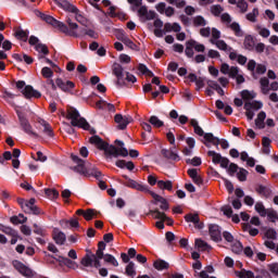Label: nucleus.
<instances>
[{
  "mask_svg": "<svg viewBox=\"0 0 278 278\" xmlns=\"http://www.w3.org/2000/svg\"><path fill=\"white\" fill-rule=\"evenodd\" d=\"M17 90H22V94L25 97V99H40L42 97V93L40 91L34 89L31 85H25V80H18L15 84Z\"/></svg>",
  "mask_w": 278,
  "mask_h": 278,
  "instance_id": "nucleus-5",
  "label": "nucleus"
},
{
  "mask_svg": "<svg viewBox=\"0 0 278 278\" xmlns=\"http://www.w3.org/2000/svg\"><path fill=\"white\" fill-rule=\"evenodd\" d=\"M238 170H240V167L238 166V164H236V163L229 164L228 174L230 175V177H233V175H236V173H238Z\"/></svg>",
  "mask_w": 278,
  "mask_h": 278,
  "instance_id": "nucleus-56",
  "label": "nucleus"
},
{
  "mask_svg": "<svg viewBox=\"0 0 278 278\" xmlns=\"http://www.w3.org/2000/svg\"><path fill=\"white\" fill-rule=\"evenodd\" d=\"M41 74L43 77H46V79H51V77H53V71L51 67H43L41 70Z\"/></svg>",
  "mask_w": 278,
  "mask_h": 278,
  "instance_id": "nucleus-63",
  "label": "nucleus"
},
{
  "mask_svg": "<svg viewBox=\"0 0 278 278\" xmlns=\"http://www.w3.org/2000/svg\"><path fill=\"white\" fill-rule=\"evenodd\" d=\"M72 170L83 177H94V179H101V170L97 169V166L90 162H86L75 154H71Z\"/></svg>",
  "mask_w": 278,
  "mask_h": 278,
  "instance_id": "nucleus-2",
  "label": "nucleus"
},
{
  "mask_svg": "<svg viewBox=\"0 0 278 278\" xmlns=\"http://www.w3.org/2000/svg\"><path fill=\"white\" fill-rule=\"evenodd\" d=\"M0 231L5 233L7 236H11V238H15V236H18V231H16L12 227L5 226L3 224H0Z\"/></svg>",
  "mask_w": 278,
  "mask_h": 278,
  "instance_id": "nucleus-33",
  "label": "nucleus"
},
{
  "mask_svg": "<svg viewBox=\"0 0 278 278\" xmlns=\"http://www.w3.org/2000/svg\"><path fill=\"white\" fill-rule=\"evenodd\" d=\"M123 65L115 63L113 64V74L117 77L116 86L123 88L125 86V74H124Z\"/></svg>",
  "mask_w": 278,
  "mask_h": 278,
  "instance_id": "nucleus-12",
  "label": "nucleus"
},
{
  "mask_svg": "<svg viewBox=\"0 0 278 278\" xmlns=\"http://www.w3.org/2000/svg\"><path fill=\"white\" fill-rule=\"evenodd\" d=\"M55 84L60 90L63 92H70L71 91V80L64 81L62 78H58L55 80Z\"/></svg>",
  "mask_w": 278,
  "mask_h": 278,
  "instance_id": "nucleus-29",
  "label": "nucleus"
},
{
  "mask_svg": "<svg viewBox=\"0 0 278 278\" xmlns=\"http://www.w3.org/2000/svg\"><path fill=\"white\" fill-rule=\"evenodd\" d=\"M229 27L233 31L235 36H237V38L244 37V30L240 27L238 22H232Z\"/></svg>",
  "mask_w": 278,
  "mask_h": 278,
  "instance_id": "nucleus-31",
  "label": "nucleus"
},
{
  "mask_svg": "<svg viewBox=\"0 0 278 278\" xmlns=\"http://www.w3.org/2000/svg\"><path fill=\"white\" fill-rule=\"evenodd\" d=\"M161 153L163 155V157H165L166 160H173L174 162H179V154H177V152L173 151V150H166V149H162Z\"/></svg>",
  "mask_w": 278,
  "mask_h": 278,
  "instance_id": "nucleus-24",
  "label": "nucleus"
},
{
  "mask_svg": "<svg viewBox=\"0 0 278 278\" xmlns=\"http://www.w3.org/2000/svg\"><path fill=\"white\" fill-rule=\"evenodd\" d=\"M90 144H94L100 151H104L106 160H112V157H127L129 155V150L127 148L118 149L116 146L110 144L101 139V137L93 135L89 139Z\"/></svg>",
  "mask_w": 278,
  "mask_h": 278,
  "instance_id": "nucleus-1",
  "label": "nucleus"
},
{
  "mask_svg": "<svg viewBox=\"0 0 278 278\" xmlns=\"http://www.w3.org/2000/svg\"><path fill=\"white\" fill-rule=\"evenodd\" d=\"M45 194L48 199H58V197H60V192H58V190L55 189H45Z\"/></svg>",
  "mask_w": 278,
  "mask_h": 278,
  "instance_id": "nucleus-52",
  "label": "nucleus"
},
{
  "mask_svg": "<svg viewBox=\"0 0 278 278\" xmlns=\"http://www.w3.org/2000/svg\"><path fill=\"white\" fill-rule=\"evenodd\" d=\"M257 16H260V10L257 8H254L252 12L247 14V20L251 23H256Z\"/></svg>",
  "mask_w": 278,
  "mask_h": 278,
  "instance_id": "nucleus-46",
  "label": "nucleus"
},
{
  "mask_svg": "<svg viewBox=\"0 0 278 278\" xmlns=\"http://www.w3.org/2000/svg\"><path fill=\"white\" fill-rule=\"evenodd\" d=\"M223 12H225V9L220 4H213L211 7V14H213V16H220Z\"/></svg>",
  "mask_w": 278,
  "mask_h": 278,
  "instance_id": "nucleus-47",
  "label": "nucleus"
},
{
  "mask_svg": "<svg viewBox=\"0 0 278 278\" xmlns=\"http://www.w3.org/2000/svg\"><path fill=\"white\" fill-rule=\"evenodd\" d=\"M194 39L186 41L185 54L187 58H194Z\"/></svg>",
  "mask_w": 278,
  "mask_h": 278,
  "instance_id": "nucleus-30",
  "label": "nucleus"
},
{
  "mask_svg": "<svg viewBox=\"0 0 278 278\" xmlns=\"http://www.w3.org/2000/svg\"><path fill=\"white\" fill-rule=\"evenodd\" d=\"M238 73H240V68L238 66H231L228 76L230 79H236Z\"/></svg>",
  "mask_w": 278,
  "mask_h": 278,
  "instance_id": "nucleus-64",
  "label": "nucleus"
},
{
  "mask_svg": "<svg viewBox=\"0 0 278 278\" xmlns=\"http://www.w3.org/2000/svg\"><path fill=\"white\" fill-rule=\"evenodd\" d=\"M149 123H150V125H152L156 129H160L161 127H164V122H162V119H160V117H157L155 115H152L149 118Z\"/></svg>",
  "mask_w": 278,
  "mask_h": 278,
  "instance_id": "nucleus-41",
  "label": "nucleus"
},
{
  "mask_svg": "<svg viewBox=\"0 0 278 278\" xmlns=\"http://www.w3.org/2000/svg\"><path fill=\"white\" fill-rule=\"evenodd\" d=\"M13 268L20 273V275H23V277L31 278L34 277V270L29 268L27 265L23 264V262L15 260L12 262Z\"/></svg>",
  "mask_w": 278,
  "mask_h": 278,
  "instance_id": "nucleus-10",
  "label": "nucleus"
},
{
  "mask_svg": "<svg viewBox=\"0 0 278 278\" xmlns=\"http://www.w3.org/2000/svg\"><path fill=\"white\" fill-rule=\"evenodd\" d=\"M15 36L17 40H23V42H27V38H29V30H23L22 28H18L15 31Z\"/></svg>",
  "mask_w": 278,
  "mask_h": 278,
  "instance_id": "nucleus-39",
  "label": "nucleus"
},
{
  "mask_svg": "<svg viewBox=\"0 0 278 278\" xmlns=\"http://www.w3.org/2000/svg\"><path fill=\"white\" fill-rule=\"evenodd\" d=\"M104 262L112 264L113 266H118V261H116V257H114L112 254H105Z\"/></svg>",
  "mask_w": 278,
  "mask_h": 278,
  "instance_id": "nucleus-55",
  "label": "nucleus"
},
{
  "mask_svg": "<svg viewBox=\"0 0 278 278\" xmlns=\"http://www.w3.org/2000/svg\"><path fill=\"white\" fill-rule=\"evenodd\" d=\"M186 162L187 164H191V166H201L202 164L201 157L199 156H194L193 159H188Z\"/></svg>",
  "mask_w": 278,
  "mask_h": 278,
  "instance_id": "nucleus-62",
  "label": "nucleus"
},
{
  "mask_svg": "<svg viewBox=\"0 0 278 278\" xmlns=\"http://www.w3.org/2000/svg\"><path fill=\"white\" fill-rule=\"evenodd\" d=\"M243 49H245V51H255V37L252 35H245L243 40Z\"/></svg>",
  "mask_w": 278,
  "mask_h": 278,
  "instance_id": "nucleus-22",
  "label": "nucleus"
},
{
  "mask_svg": "<svg viewBox=\"0 0 278 278\" xmlns=\"http://www.w3.org/2000/svg\"><path fill=\"white\" fill-rule=\"evenodd\" d=\"M264 108V104L260 101H253V102H245L243 110H262Z\"/></svg>",
  "mask_w": 278,
  "mask_h": 278,
  "instance_id": "nucleus-34",
  "label": "nucleus"
},
{
  "mask_svg": "<svg viewBox=\"0 0 278 278\" xmlns=\"http://www.w3.org/2000/svg\"><path fill=\"white\" fill-rule=\"evenodd\" d=\"M94 254L92 251L87 250L86 255L81 258L80 264L85 266V268H92L93 263H94Z\"/></svg>",
  "mask_w": 278,
  "mask_h": 278,
  "instance_id": "nucleus-20",
  "label": "nucleus"
},
{
  "mask_svg": "<svg viewBox=\"0 0 278 278\" xmlns=\"http://www.w3.org/2000/svg\"><path fill=\"white\" fill-rule=\"evenodd\" d=\"M46 257H52L53 260H56V262H59L60 266H66V268H71V260L67 257H64L62 255H56L53 256L51 254H47V252H45Z\"/></svg>",
  "mask_w": 278,
  "mask_h": 278,
  "instance_id": "nucleus-23",
  "label": "nucleus"
},
{
  "mask_svg": "<svg viewBox=\"0 0 278 278\" xmlns=\"http://www.w3.org/2000/svg\"><path fill=\"white\" fill-rule=\"evenodd\" d=\"M237 8L241 10L242 14L249 10V3L245 2V0H238Z\"/></svg>",
  "mask_w": 278,
  "mask_h": 278,
  "instance_id": "nucleus-59",
  "label": "nucleus"
},
{
  "mask_svg": "<svg viewBox=\"0 0 278 278\" xmlns=\"http://www.w3.org/2000/svg\"><path fill=\"white\" fill-rule=\"evenodd\" d=\"M193 25L194 27H205L207 25V21L202 15H197L193 17Z\"/></svg>",
  "mask_w": 278,
  "mask_h": 278,
  "instance_id": "nucleus-45",
  "label": "nucleus"
},
{
  "mask_svg": "<svg viewBox=\"0 0 278 278\" xmlns=\"http://www.w3.org/2000/svg\"><path fill=\"white\" fill-rule=\"evenodd\" d=\"M166 138H167L169 144H173V146H174V147H173V150H174V151L177 150V144H175V134H173V131L169 130V131L166 134Z\"/></svg>",
  "mask_w": 278,
  "mask_h": 278,
  "instance_id": "nucleus-60",
  "label": "nucleus"
},
{
  "mask_svg": "<svg viewBox=\"0 0 278 278\" xmlns=\"http://www.w3.org/2000/svg\"><path fill=\"white\" fill-rule=\"evenodd\" d=\"M247 177H249V170H247L244 167H240L239 172H237V178L240 181H247Z\"/></svg>",
  "mask_w": 278,
  "mask_h": 278,
  "instance_id": "nucleus-50",
  "label": "nucleus"
},
{
  "mask_svg": "<svg viewBox=\"0 0 278 278\" xmlns=\"http://www.w3.org/2000/svg\"><path fill=\"white\" fill-rule=\"evenodd\" d=\"M207 156L212 157L213 164H220V161L223 160V155L213 150L207 151Z\"/></svg>",
  "mask_w": 278,
  "mask_h": 278,
  "instance_id": "nucleus-36",
  "label": "nucleus"
},
{
  "mask_svg": "<svg viewBox=\"0 0 278 278\" xmlns=\"http://www.w3.org/2000/svg\"><path fill=\"white\" fill-rule=\"evenodd\" d=\"M125 274L127 277H136V264L134 262H129L128 266H126Z\"/></svg>",
  "mask_w": 278,
  "mask_h": 278,
  "instance_id": "nucleus-43",
  "label": "nucleus"
},
{
  "mask_svg": "<svg viewBox=\"0 0 278 278\" xmlns=\"http://www.w3.org/2000/svg\"><path fill=\"white\" fill-rule=\"evenodd\" d=\"M123 177L126 179L125 186L128 188H134L135 190H139V192H151L149 187L138 184L136 180L129 178V176L124 175Z\"/></svg>",
  "mask_w": 278,
  "mask_h": 278,
  "instance_id": "nucleus-13",
  "label": "nucleus"
},
{
  "mask_svg": "<svg viewBox=\"0 0 278 278\" xmlns=\"http://www.w3.org/2000/svg\"><path fill=\"white\" fill-rule=\"evenodd\" d=\"M16 115L23 132L27 134L28 136H33V138H39V135L34 131V127L29 123V119H27V116H25V113L22 111H16Z\"/></svg>",
  "mask_w": 278,
  "mask_h": 278,
  "instance_id": "nucleus-7",
  "label": "nucleus"
},
{
  "mask_svg": "<svg viewBox=\"0 0 278 278\" xmlns=\"http://www.w3.org/2000/svg\"><path fill=\"white\" fill-rule=\"evenodd\" d=\"M231 251L236 255H241L242 251H244V247L242 245V242L238 240L233 241V243L231 244Z\"/></svg>",
  "mask_w": 278,
  "mask_h": 278,
  "instance_id": "nucleus-37",
  "label": "nucleus"
},
{
  "mask_svg": "<svg viewBox=\"0 0 278 278\" xmlns=\"http://www.w3.org/2000/svg\"><path fill=\"white\" fill-rule=\"evenodd\" d=\"M56 5L64 10V12H71V2L68 0H54Z\"/></svg>",
  "mask_w": 278,
  "mask_h": 278,
  "instance_id": "nucleus-44",
  "label": "nucleus"
},
{
  "mask_svg": "<svg viewBox=\"0 0 278 278\" xmlns=\"http://www.w3.org/2000/svg\"><path fill=\"white\" fill-rule=\"evenodd\" d=\"M115 123L117 124V129H127L129 125V117H124L122 114H116L114 117Z\"/></svg>",
  "mask_w": 278,
  "mask_h": 278,
  "instance_id": "nucleus-21",
  "label": "nucleus"
},
{
  "mask_svg": "<svg viewBox=\"0 0 278 278\" xmlns=\"http://www.w3.org/2000/svg\"><path fill=\"white\" fill-rule=\"evenodd\" d=\"M157 188H160V190H168L170 192V190H173V181L170 180H159L157 181Z\"/></svg>",
  "mask_w": 278,
  "mask_h": 278,
  "instance_id": "nucleus-42",
  "label": "nucleus"
},
{
  "mask_svg": "<svg viewBox=\"0 0 278 278\" xmlns=\"http://www.w3.org/2000/svg\"><path fill=\"white\" fill-rule=\"evenodd\" d=\"M130 5H135V8H139L137 10V15L139 16L141 23H146V21H153L156 16L155 11H149L147 5H142V0H127Z\"/></svg>",
  "mask_w": 278,
  "mask_h": 278,
  "instance_id": "nucleus-4",
  "label": "nucleus"
},
{
  "mask_svg": "<svg viewBox=\"0 0 278 278\" xmlns=\"http://www.w3.org/2000/svg\"><path fill=\"white\" fill-rule=\"evenodd\" d=\"M254 97H255V93H252L247 89L241 91V99H243V101H251L253 100Z\"/></svg>",
  "mask_w": 278,
  "mask_h": 278,
  "instance_id": "nucleus-54",
  "label": "nucleus"
},
{
  "mask_svg": "<svg viewBox=\"0 0 278 278\" xmlns=\"http://www.w3.org/2000/svg\"><path fill=\"white\" fill-rule=\"evenodd\" d=\"M20 207L25 214H35V216L40 215V207L36 206V199L31 198L29 201L25 199H17Z\"/></svg>",
  "mask_w": 278,
  "mask_h": 278,
  "instance_id": "nucleus-6",
  "label": "nucleus"
},
{
  "mask_svg": "<svg viewBox=\"0 0 278 278\" xmlns=\"http://www.w3.org/2000/svg\"><path fill=\"white\" fill-rule=\"evenodd\" d=\"M10 223H12V225H25V223H27V217H23V219H21L18 216L13 215L10 218Z\"/></svg>",
  "mask_w": 278,
  "mask_h": 278,
  "instance_id": "nucleus-53",
  "label": "nucleus"
},
{
  "mask_svg": "<svg viewBox=\"0 0 278 278\" xmlns=\"http://www.w3.org/2000/svg\"><path fill=\"white\" fill-rule=\"evenodd\" d=\"M265 236L268 240H277V231L273 228L267 229Z\"/></svg>",
  "mask_w": 278,
  "mask_h": 278,
  "instance_id": "nucleus-61",
  "label": "nucleus"
},
{
  "mask_svg": "<svg viewBox=\"0 0 278 278\" xmlns=\"http://www.w3.org/2000/svg\"><path fill=\"white\" fill-rule=\"evenodd\" d=\"M13 60H16V62H25L26 64H34V58L27 55L26 53H23V55L18 53L12 54Z\"/></svg>",
  "mask_w": 278,
  "mask_h": 278,
  "instance_id": "nucleus-26",
  "label": "nucleus"
},
{
  "mask_svg": "<svg viewBox=\"0 0 278 278\" xmlns=\"http://www.w3.org/2000/svg\"><path fill=\"white\" fill-rule=\"evenodd\" d=\"M266 216L269 218L270 223H275V220H277V218H278L277 211H275L273 208L267 210Z\"/></svg>",
  "mask_w": 278,
  "mask_h": 278,
  "instance_id": "nucleus-58",
  "label": "nucleus"
},
{
  "mask_svg": "<svg viewBox=\"0 0 278 278\" xmlns=\"http://www.w3.org/2000/svg\"><path fill=\"white\" fill-rule=\"evenodd\" d=\"M76 216H83L85 220L90 222L97 218V211L93 208H88L87 211L79 208L76 211Z\"/></svg>",
  "mask_w": 278,
  "mask_h": 278,
  "instance_id": "nucleus-16",
  "label": "nucleus"
},
{
  "mask_svg": "<svg viewBox=\"0 0 278 278\" xmlns=\"http://www.w3.org/2000/svg\"><path fill=\"white\" fill-rule=\"evenodd\" d=\"M43 21H45V23H47L48 25H51L55 29H60L62 31V34H66V36H71V30H68V26H66V24L58 21L55 17L46 14V16L43 17Z\"/></svg>",
  "mask_w": 278,
  "mask_h": 278,
  "instance_id": "nucleus-9",
  "label": "nucleus"
},
{
  "mask_svg": "<svg viewBox=\"0 0 278 278\" xmlns=\"http://www.w3.org/2000/svg\"><path fill=\"white\" fill-rule=\"evenodd\" d=\"M71 126L78 127V129H84L85 131H89L91 136H94L97 134V129L91 127L90 123H88L85 117H81L79 111H77V109L73 106H71Z\"/></svg>",
  "mask_w": 278,
  "mask_h": 278,
  "instance_id": "nucleus-3",
  "label": "nucleus"
},
{
  "mask_svg": "<svg viewBox=\"0 0 278 278\" xmlns=\"http://www.w3.org/2000/svg\"><path fill=\"white\" fill-rule=\"evenodd\" d=\"M256 192L258 194H261L262 197H265L266 199H268V197H270V194H273V191L264 185H258L256 187Z\"/></svg>",
  "mask_w": 278,
  "mask_h": 278,
  "instance_id": "nucleus-35",
  "label": "nucleus"
},
{
  "mask_svg": "<svg viewBox=\"0 0 278 278\" xmlns=\"http://www.w3.org/2000/svg\"><path fill=\"white\" fill-rule=\"evenodd\" d=\"M212 43L216 45L217 49L220 51H233V48L229 47L225 40H217L216 42L212 40Z\"/></svg>",
  "mask_w": 278,
  "mask_h": 278,
  "instance_id": "nucleus-40",
  "label": "nucleus"
},
{
  "mask_svg": "<svg viewBox=\"0 0 278 278\" xmlns=\"http://www.w3.org/2000/svg\"><path fill=\"white\" fill-rule=\"evenodd\" d=\"M187 79H189L192 84H195L197 88L195 90L199 91L201 88L205 87V78L203 77H198L197 74L190 73L187 76Z\"/></svg>",
  "mask_w": 278,
  "mask_h": 278,
  "instance_id": "nucleus-18",
  "label": "nucleus"
},
{
  "mask_svg": "<svg viewBox=\"0 0 278 278\" xmlns=\"http://www.w3.org/2000/svg\"><path fill=\"white\" fill-rule=\"evenodd\" d=\"M123 45H125L126 47H128V49H131L132 51H138V46L134 41H131L129 37L127 39H124Z\"/></svg>",
  "mask_w": 278,
  "mask_h": 278,
  "instance_id": "nucleus-57",
  "label": "nucleus"
},
{
  "mask_svg": "<svg viewBox=\"0 0 278 278\" xmlns=\"http://www.w3.org/2000/svg\"><path fill=\"white\" fill-rule=\"evenodd\" d=\"M254 210L263 218H265V216L268 214V210H266V206H264V203H262V202H256Z\"/></svg>",
  "mask_w": 278,
  "mask_h": 278,
  "instance_id": "nucleus-38",
  "label": "nucleus"
},
{
  "mask_svg": "<svg viewBox=\"0 0 278 278\" xmlns=\"http://www.w3.org/2000/svg\"><path fill=\"white\" fill-rule=\"evenodd\" d=\"M266 121V112L261 111L257 114V117L255 119V126L257 127V129H265L266 127V123H264Z\"/></svg>",
  "mask_w": 278,
  "mask_h": 278,
  "instance_id": "nucleus-25",
  "label": "nucleus"
},
{
  "mask_svg": "<svg viewBox=\"0 0 278 278\" xmlns=\"http://www.w3.org/2000/svg\"><path fill=\"white\" fill-rule=\"evenodd\" d=\"M52 236L56 244H64V242H66V235L59 229H54Z\"/></svg>",
  "mask_w": 278,
  "mask_h": 278,
  "instance_id": "nucleus-27",
  "label": "nucleus"
},
{
  "mask_svg": "<svg viewBox=\"0 0 278 278\" xmlns=\"http://www.w3.org/2000/svg\"><path fill=\"white\" fill-rule=\"evenodd\" d=\"M195 247L202 249V251H210L212 249V245L207 244L203 239H195Z\"/></svg>",
  "mask_w": 278,
  "mask_h": 278,
  "instance_id": "nucleus-48",
  "label": "nucleus"
},
{
  "mask_svg": "<svg viewBox=\"0 0 278 278\" xmlns=\"http://www.w3.org/2000/svg\"><path fill=\"white\" fill-rule=\"evenodd\" d=\"M149 194L152 197L153 199V203L155 205H157V203H161L160 208L163 210V212H168L169 205H168V201L166 200V198L153 192V191H149Z\"/></svg>",
  "mask_w": 278,
  "mask_h": 278,
  "instance_id": "nucleus-14",
  "label": "nucleus"
},
{
  "mask_svg": "<svg viewBox=\"0 0 278 278\" xmlns=\"http://www.w3.org/2000/svg\"><path fill=\"white\" fill-rule=\"evenodd\" d=\"M257 67V62L255 60H250L248 62V71L252 73L253 79H257V75H255V68Z\"/></svg>",
  "mask_w": 278,
  "mask_h": 278,
  "instance_id": "nucleus-51",
  "label": "nucleus"
},
{
  "mask_svg": "<svg viewBox=\"0 0 278 278\" xmlns=\"http://www.w3.org/2000/svg\"><path fill=\"white\" fill-rule=\"evenodd\" d=\"M208 233L213 242H223V230L220 229V226L211 224L208 226Z\"/></svg>",
  "mask_w": 278,
  "mask_h": 278,
  "instance_id": "nucleus-11",
  "label": "nucleus"
},
{
  "mask_svg": "<svg viewBox=\"0 0 278 278\" xmlns=\"http://www.w3.org/2000/svg\"><path fill=\"white\" fill-rule=\"evenodd\" d=\"M204 140L205 141L202 142L207 147V149H210L211 147L210 142L211 144H214V147H216L217 149L218 144H220L222 149H229V141H227V139H219L218 137H215L212 132H205Z\"/></svg>",
  "mask_w": 278,
  "mask_h": 278,
  "instance_id": "nucleus-8",
  "label": "nucleus"
},
{
  "mask_svg": "<svg viewBox=\"0 0 278 278\" xmlns=\"http://www.w3.org/2000/svg\"><path fill=\"white\" fill-rule=\"evenodd\" d=\"M229 60H232V61L237 60L238 64H240L241 66H244V64H247L249 59L245 55L238 54L236 52H230Z\"/></svg>",
  "mask_w": 278,
  "mask_h": 278,
  "instance_id": "nucleus-28",
  "label": "nucleus"
},
{
  "mask_svg": "<svg viewBox=\"0 0 278 278\" xmlns=\"http://www.w3.org/2000/svg\"><path fill=\"white\" fill-rule=\"evenodd\" d=\"M71 14H74L75 21H77V23H80V25L88 24V18L84 16V12L76 8L75 4H71Z\"/></svg>",
  "mask_w": 278,
  "mask_h": 278,
  "instance_id": "nucleus-15",
  "label": "nucleus"
},
{
  "mask_svg": "<svg viewBox=\"0 0 278 278\" xmlns=\"http://www.w3.org/2000/svg\"><path fill=\"white\" fill-rule=\"evenodd\" d=\"M35 51L42 53L43 55H49V47H47L45 43H37L35 46Z\"/></svg>",
  "mask_w": 278,
  "mask_h": 278,
  "instance_id": "nucleus-49",
  "label": "nucleus"
},
{
  "mask_svg": "<svg viewBox=\"0 0 278 278\" xmlns=\"http://www.w3.org/2000/svg\"><path fill=\"white\" fill-rule=\"evenodd\" d=\"M185 220L186 223H193L197 229H203L204 227L203 223H201V218L199 217V214L189 213L185 216Z\"/></svg>",
  "mask_w": 278,
  "mask_h": 278,
  "instance_id": "nucleus-17",
  "label": "nucleus"
},
{
  "mask_svg": "<svg viewBox=\"0 0 278 278\" xmlns=\"http://www.w3.org/2000/svg\"><path fill=\"white\" fill-rule=\"evenodd\" d=\"M153 267L156 270H168V268H170V265L168 264V262H166L162 258H159V260L154 261Z\"/></svg>",
  "mask_w": 278,
  "mask_h": 278,
  "instance_id": "nucleus-32",
  "label": "nucleus"
},
{
  "mask_svg": "<svg viewBox=\"0 0 278 278\" xmlns=\"http://www.w3.org/2000/svg\"><path fill=\"white\" fill-rule=\"evenodd\" d=\"M151 214L154 215V218H156L157 220H166L167 225L170 227L174 225L175 220H173V218L166 216V213L160 212V208H155L150 211Z\"/></svg>",
  "mask_w": 278,
  "mask_h": 278,
  "instance_id": "nucleus-19",
  "label": "nucleus"
}]
</instances>
